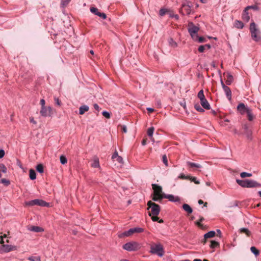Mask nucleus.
Masks as SVG:
<instances>
[{
  "instance_id": "e2e57ef3",
  "label": "nucleus",
  "mask_w": 261,
  "mask_h": 261,
  "mask_svg": "<svg viewBox=\"0 0 261 261\" xmlns=\"http://www.w3.org/2000/svg\"><path fill=\"white\" fill-rule=\"evenodd\" d=\"M170 17L175 18L176 20L179 19V16L177 14H170Z\"/></svg>"
},
{
  "instance_id": "72a5a7b5",
  "label": "nucleus",
  "mask_w": 261,
  "mask_h": 261,
  "mask_svg": "<svg viewBox=\"0 0 261 261\" xmlns=\"http://www.w3.org/2000/svg\"><path fill=\"white\" fill-rule=\"evenodd\" d=\"M169 11L164 8H162L159 11V15L161 16H164Z\"/></svg>"
},
{
  "instance_id": "5fc2aeb1",
  "label": "nucleus",
  "mask_w": 261,
  "mask_h": 261,
  "mask_svg": "<svg viewBox=\"0 0 261 261\" xmlns=\"http://www.w3.org/2000/svg\"><path fill=\"white\" fill-rule=\"evenodd\" d=\"M119 155H118V152L117 151H115V152L114 153V154H113L112 155V159L114 160V161H115V159L117 158V157H118Z\"/></svg>"
},
{
  "instance_id": "052dcab7",
  "label": "nucleus",
  "mask_w": 261,
  "mask_h": 261,
  "mask_svg": "<svg viewBox=\"0 0 261 261\" xmlns=\"http://www.w3.org/2000/svg\"><path fill=\"white\" fill-rule=\"evenodd\" d=\"M198 203H199V204H202L204 203V206H207V202H206L204 203V202L203 201V200H201V199L199 200H198Z\"/></svg>"
},
{
  "instance_id": "a18cd8bd",
  "label": "nucleus",
  "mask_w": 261,
  "mask_h": 261,
  "mask_svg": "<svg viewBox=\"0 0 261 261\" xmlns=\"http://www.w3.org/2000/svg\"><path fill=\"white\" fill-rule=\"evenodd\" d=\"M197 40H198V41L199 43H203V42H205L206 41V38H205L203 37H198V36Z\"/></svg>"
},
{
  "instance_id": "bb28decb",
  "label": "nucleus",
  "mask_w": 261,
  "mask_h": 261,
  "mask_svg": "<svg viewBox=\"0 0 261 261\" xmlns=\"http://www.w3.org/2000/svg\"><path fill=\"white\" fill-rule=\"evenodd\" d=\"M187 164L188 166L191 168L195 167L197 168H200L201 167V166L200 164L192 163L190 162H188Z\"/></svg>"
},
{
  "instance_id": "f704fd0d",
  "label": "nucleus",
  "mask_w": 261,
  "mask_h": 261,
  "mask_svg": "<svg viewBox=\"0 0 261 261\" xmlns=\"http://www.w3.org/2000/svg\"><path fill=\"white\" fill-rule=\"evenodd\" d=\"M60 162H61V164L63 165L66 164L67 162V160L66 158L65 157V156H64V155H61V156L60 158Z\"/></svg>"
},
{
  "instance_id": "393cba45",
  "label": "nucleus",
  "mask_w": 261,
  "mask_h": 261,
  "mask_svg": "<svg viewBox=\"0 0 261 261\" xmlns=\"http://www.w3.org/2000/svg\"><path fill=\"white\" fill-rule=\"evenodd\" d=\"M249 121H252L254 118V116L252 112V110L250 109L246 113Z\"/></svg>"
},
{
  "instance_id": "7ed1b4c3",
  "label": "nucleus",
  "mask_w": 261,
  "mask_h": 261,
  "mask_svg": "<svg viewBox=\"0 0 261 261\" xmlns=\"http://www.w3.org/2000/svg\"><path fill=\"white\" fill-rule=\"evenodd\" d=\"M237 182L241 187L244 188H253L261 186V185L252 180L237 179Z\"/></svg>"
},
{
  "instance_id": "f8f14e48",
  "label": "nucleus",
  "mask_w": 261,
  "mask_h": 261,
  "mask_svg": "<svg viewBox=\"0 0 261 261\" xmlns=\"http://www.w3.org/2000/svg\"><path fill=\"white\" fill-rule=\"evenodd\" d=\"M237 109L242 115H243L246 113L250 108L246 106L244 103H241L238 106Z\"/></svg>"
},
{
  "instance_id": "39448f33",
  "label": "nucleus",
  "mask_w": 261,
  "mask_h": 261,
  "mask_svg": "<svg viewBox=\"0 0 261 261\" xmlns=\"http://www.w3.org/2000/svg\"><path fill=\"white\" fill-rule=\"evenodd\" d=\"M249 29L253 39L255 41L260 40L261 38L260 31L257 28L256 24L254 22L250 23Z\"/></svg>"
},
{
  "instance_id": "0e129e2a",
  "label": "nucleus",
  "mask_w": 261,
  "mask_h": 261,
  "mask_svg": "<svg viewBox=\"0 0 261 261\" xmlns=\"http://www.w3.org/2000/svg\"><path fill=\"white\" fill-rule=\"evenodd\" d=\"M121 128H122V131L124 132V133H126L127 132V128H126V126H124V125H123L121 126Z\"/></svg>"
},
{
  "instance_id": "f3484780",
  "label": "nucleus",
  "mask_w": 261,
  "mask_h": 261,
  "mask_svg": "<svg viewBox=\"0 0 261 261\" xmlns=\"http://www.w3.org/2000/svg\"><path fill=\"white\" fill-rule=\"evenodd\" d=\"M164 198L168 199L170 201L179 202L180 199L177 196H174L173 195H165Z\"/></svg>"
},
{
  "instance_id": "a19ab883",
  "label": "nucleus",
  "mask_w": 261,
  "mask_h": 261,
  "mask_svg": "<svg viewBox=\"0 0 261 261\" xmlns=\"http://www.w3.org/2000/svg\"><path fill=\"white\" fill-rule=\"evenodd\" d=\"M219 245V243L215 241H212L210 245V247L212 248H214L217 247Z\"/></svg>"
},
{
  "instance_id": "f03ea898",
  "label": "nucleus",
  "mask_w": 261,
  "mask_h": 261,
  "mask_svg": "<svg viewBox=\"0 0 261 261\" xmlns=\"http://www.w3.org/2000/svg\"><path fill=\"white\" fill-rule=\"evenodd\" d=\"M153 190V196L152 200L154 201H160L164 198L165 194L162 192V188L158 185L152 184Z\"/></svg>"
},
{
  "instance_id": "20e7f679",
  "label": "nucleus",
  "mask_w": 261,
  "mask_h": 261,
  "mask_svg": "<svg viewBox=\"0 0 261 261\" xmlns=\"http://www.w3.org/2000/svg\"><path fill=\"white\" fill-rule=\"evenodd\" d=\"M144 231V229L141 227H134L130 228L127 231L118 233V237L120 238L128 237L134 233H140Z\"/></svg>"
},
{
  "instance_id": "4c0bfd02",
  "label": "nucleus",
  "mask_w": 261,
  "mask_h": 261,
  "mask_svg": "<svg viewBox=\"0 0 261 261\" xmlns=\"http://www.w3.org/2000/svg\"><path fill=\"white\" fill-rule=\"evenodd\" d=\"M189 179L194 182L195 184H199L200 182L197 180L196 177L189 176Z\"/></svg>"
},
{
  "instance_id": "bf43d9fd",
  "label": "nucleus",
  "mask_w": 261,
  "mask_h": 261,
  "mask_svg": "<svg viewBox=\"0 0 261 261\" xmlns=\"http://www.w3.org/2000/svg\"><path fill=\"white\" fill-rule=\"evenodd\" d=\"M115 161H117L119 163H122V157H121L120 156H118V157H117L116 159H115Z\"/></svg>"
},
{
  "instance_id": "6e6d98bb",
  "label": "nucleus",
  "mask_w": 261,
  "mask_h": 261,
  "mask_svg": "<svg viewBox=\"0 0 261 261\" xmlns=\"http://www.w3.org/2000/svg\"><path fill=\"white\" fill-rule=\"evenodd\" d=\"M93 107L95 109V110H96L97 112H99L100 111V110L99 107L96 103H94L93 105Z\"/></svg>"
},
{
  "instance_id": "864d4df0",
  "label": "nucleus",
  "mask_w": 261,
  "mask_h": 261,
  "mask_svg": "<svg viewBox=\"0 0 261 261\" xmlns=\"http://www.w3.org/2000/svg\"><path fill=\"white\" fill-rule=\"evenodd\" d=\"M203 220V218H201L200 219V221H197L196 222V225L198 226H199V227L201 228H203V226H202V224H200V222L202 221Z\"/></svg>"
},
{
  "instance_id": "79ce46f5",
  "label": "nucleus",
  "mask_w": 261,
  "mask_h": 261,
  "mask_svg": "<svg viewBox=\"0 0 261 261\" xmlns=\"http://www.w3.org/2000/svg\"><path fill=\"white\" fill-rule=\"evenodd\" d=\"M0 170H1L4 173L7 172V169L4 164H0Z\"/></svg>"
},
{
  "instance_id": "4be33fe9",
  "label": "nucleus",
  "mask_w": 261,
  "mask_h": 261,
  "mask_svg": "<svg viewBox=\"0 0 261 261\" xmlns=\"http://www.w3.org/2000/svg\"><path fill=\"white\" fill-rule=\"evenodd\" d=\"M89 110V107L86 105L81 106L79 109V113L80 115L84 114L86 112Z\"/></svg>"
},
{
  "instance_id": "49530a36",
  "label": "nucleus",
  "mask_w": 261,
  "mask_h": 261,
  "mask_svg": "<svg viewBox=\"0 0 261 261\" xmlns=\"http://www.w3.org/2000/svg\"><path fill=\"white\" fill-rule=\"evenodd\" d=\"M162 161H163V162L164 163V164L166 166H168V159H167V157L166 155H164L163 156Z\"/></svg>"
},
{
  "instance_id": "774afa93",
  "label": "nucleus",
  "mask_w": 261,
  "mask_h": 261,
  "mask_svg": "<svg viewBox=\"0 0 261 261\" xmlns=\"http://www.w3.org/2000/svg\"><path fill=\"white\" fill-rule=\"evenodd\" d=\"M62 1L63 3V4L65 5L66 4H68L70 0H62Z\"/></svg>"
},
{
  "instance_id": "c03bdc74",
  "label": "nucleus",
  "mask_w": 261,
  "mask_h": 261,
  "mask_svg": "<svg viewBox=\"0 0 261 261\" xmlns=\"http://www.w3.org/2000/svg\"><path fill=\"white\" fill-rule=\"evenodd\" d=\"M29 259L31 261H41L40 257L38 256H31L29 258Z\"/></svg>"
},
{
  "instance_id": "9b49d317",
  "label": "nucleus",
  "mask_w": 261,
  "mask_h": 261,
  "mask_svg": "<svg viewBox=\"0 0 261 261\" xmlns=\"http://www.w3.org/2000/svg\"><path fill=\"white\" fill-rule=\"evenodd\" d=\"M190 2L188 1H186V2L182 3V6H181V10H180V12L182 15H184L183 12H182L184 10L186 14L187 15H189L191 13V6L190 5Z\"/></svg>"
},
{
  "instance_id": "473e14b6",
  "label": "nucleus",
  "mask_w": 261,
  "mask_h": 261,
  "mask_svg": "<svg viewBox=\"0 0 261 261\" xmlns=\"http://www.w3.org/2000/svg\"><path fill=\"white\" fill-rule=\"evenodd\" d=\"M36 170L39 172V173H43V166L40 164H38L37 166H36Z\"/></svg>"
},
{
  "instance_id": "58836bf2",
  "label": "nucleus",
  "mask_w": 261,
  "mask_h": 261,
  "mask_svg": "<svg viewBox=\"0 0 261 261\" xmlns=\"http://www.w3.org/2000/svg\"><path fill=\"white\" fill-rule=\"evenodd\" d=\"M240 176L242 178H245L246 177H251L252 174L251 173L243 172L240 174Z\"/></svg>"
},
{
  "instance_id": "2f4dec72",
  "label": "nucleus",
  "mask_w": 261,
  "mask_h": 261,
  "mask_svg": "<svg viewBox=\"0 0 261 261\" xmlns=\"http://www.w3.org/2000/svg\"><path fill=\"white\" fill-rule=\"evenodd\" d=\"M250 250L256 256L259 255V251L254 246L250 248Z\"/></svg>"
},
{
  "instance_id": "aec40b11",
  "label": "nucleus",
  "mask_w": 261,
  "mask_h": 261,
  "mask_svg": "<svg viewBox=\"0 0 261 261\" xmlns=\"http://www.w3.org/2000/svg\"><path fill=\"white\" fill-rule=\"evenodd\" d=\"M154 130V127H150L148 128L147 130V135L150 138L151 141H152L153 142H154V138H153L152 135H153Z\"/></svg>"
},
{
  "instance_id": "c9c22d12",
  "label": "nucleus",
  "mask_w": 261,
  "mask_h": 261,
  "mask_svg": "<svg viewBox=\"0 0 261 261\" xmlns=\"http://www.w3.org/2000/svg\"><path fill=\"white\" fill-rule=\"evenodd\" d=\"M197 96L199 98V99H200V100H201V99H203L205 98V96H204V93H203V91L202 90H200L198 92Z\"/></svg>"
},
{
  "instance_id": "3c124183",
  "label": "nucleus",
  "mask_w": 261,
  "mask_h": 261,
  "mask_svg": "<svg viewBox=\"0 0 261 261\" xmlns=\"http://www.w3.org/2000/svg\"><path fill=\"white\" fill-rule=\"evenodd\" d=\"M54 100L55 101L56 104L58 105V106H61V101L59 100V99L57 97H55Z\"/></svg>"
},
{
  "instance_id": "09e8293b",
  "label": "nucleus",
  "mask_w": 261,
  "mask_h": 261,
  "mask_svg": "<svg viewBox=\"0 0 261 261\" xmlns=\"http://www.w3.org/2000/svg\"><path fill=\"white\" fill-rule=\"evenodd\" d=\"M178 178L182 179H189V176H186L183 173L180 174V175L178 177Z\"/></svg>"
},
{
  "instance_id": "a211bd4d",
  "label": "nucleus",
  "mask_w": 261,
  "mask_h": 261,
  "mask_svg": "<svg viewBox=\"0 0 261 261\" xmlns=\"http://www.w3.org/2000/svg\"><path fill=\"white\" fill-rule=\"evenodd\" d=\"M149 216L151 217V219L153 221H158L159 223L163 222V220L162 219H159V218L158 216L159 213H148Z\"/></svg>"
},
{
  "instance_id": "de8ad7c7",
  "label": "nucleus",
  "mask_w": 261,
  "mask_h": 261,
  "mask_svg": "<svg viewBox=\"0 0 261 261\" xmlns=\"http://www.w3.org/2000/svg\"><path fill=\"white\" fill-rule=\"evenodd\" d=\"M102 115L107 118V119H109L110 118V117H111V115H110V114L108 112H107V111H103L102 113Z\"/></svg>"
},
{
  "instance_id": "6ab92c4d",
  "label": "nucleus",
  "mask_w": 261,
  "mask_h": 261,
  "mask_svg": "<svg viewBox=\"0 0 261 261\" xmlns=\"http://www.w3.org/2000/svg\"><path fill=\"white\" fill-rule=\"evenodd\" d=\"M200 104L202 107L206 110H210L211 109L210 105L207 100L204 98L200 100Z\"/></svg>"
},
{
  "instance_id": "412c9836",
  "label": "nucleus",
  "mask_w": 261,
  "mask_h": 261,
  "mask_svg": "<svg viewBox=\"0 0 261 261\" xmlns=\"http://www.w3.org/2000/svg\"><path fill=\"white\" fill-rule=\"evenodd\" d=\"M211 47V46L210 44H205L204 45H200L198 47V51L200 53H203L205 50H208L210 49Z\"/></svg>"
},
{
  "instance_id": "37998d69",
  "label": "nucleus",
  "mask_w": 261,
  "mask_h": 261,
  "mask_svg": "<svg viewBox=\"0 0 261 261\" xmlns=\"http://www.w3.org/2000/svg\"><path fill=\"white\" fill-rule=\"evenodd\" d=\"M194 108L198 112H204V110L198 104L195 105Z\"/></svg>"
},
{
  "instance_id": "f257e3e1",
  "label": "nucleus",
  "mask_w": 261,
  "mask_h": 261,
  "mask_svg": "<svg viewBox=\"0 0 261 261\" xmlns=\"http://www.w3.org/2000/svg\"><path fill=\"white\" fill-rule=\"evenodd\" d=\"M149 252L151 254H156L159 257H163L165 254L163 246L160 243L151 244Z\"/></svg>"
},
{
  "instance_id": "b1692460",
  "label": "nucleus",
  "mask_w": 261,
  "mask_h": 261,
  "mask_svg": "<svg viewBox=\"0 0 261 261\" xmlns=\"http://www.w3.org/2000/svg\"><path fill=\"white\" fill-rule=\"evenodd\" d=\"M224 91L225 92V94L229 100L231 99V91L230 89L228 87H224L223 89Z\"/></svg>"
},
{
  "instance_id": "2eb2a0df",
  "label": "nucleus",
  "mask_w": 261,
  "mask_h": 261,
  "mask_svg": "<svg viewBox=\"0 0 261 261\" xmlns=\"http://www.w3.org/2000/svg\"><path fill=\"white\" fill-rule=\"evenodd\" d=\"M216 234V232L215 231L212 230L210 231H208L206 233L204 234V238L203 240L202 241V242L205 244L206 242V240L207 239L212 238L215 237Z\"/></svg>"
},
{
  "instance_id": "e433bc0d",
  "label": "nucleus",
  "mask_w": 261,
  "mask_h": 261,
  "mask_svg": "<svg viewBox=\"0 0 261 261\" xmlns=\"http://www.w3.org/2000/svg\"><path fill=\"white\" fill-rule=\"evenodd\" d=\"M169 44L173 47H175L177 46V43L176 42H175L173 39L172 38H170L169 40Z\"/></svg>"
},
{
  "instance_id": "ddd939ff",
  "label": "nucleus",
  "mask_w": 261,
  "mask_h": 261,
  "mask_svg": "<svg viewBox=\"0 0 261 261\" xmlns=\"http://www.w3.org/2000/svg\"><path fill=\"white\" fill-rule=\"evenodd\" d=\"M17 250L16 246L10 245H3L2 246V250L4 252H9L11 251H15Z\"/></svg>"
},
{
  "instance_id": "4468645a",
  "label": "nucleus",
  "mask_w": 261,
  "mask_h": 261,
  "mask_svg": "<svg viewBox=\"0 0 261 261\" xmlns=\"http://www.w3.org/2000/svg\"><path fill=\"white\" fill-rule=\"evenodd\" d=\"M251 8H253L252 6H248L247 7L245 10L243 11L242 13V19L244 21L248 22L250 19V16H249L248 10Z\"/></svg>"
},
{
  "instance_id": "c756f323",
  "label": "nucleus",
  "mask_w": 261,
  "mask_h": 261,
  "mask_svg": "<svg viewBox=\"0 0 261 261\" xmlns=\"http://www.w3.org/2000/svg\"><path fill=\"white\" fill-rule=\"evenodd\" d=\"M239 231L241 233H245L248 237L250 236L251 234L250 231L247 228H241L240 229Z\"/></svg>"
},
{
  "instance_id": "69168bd1",
  "label": "nucleus",
  "mask_w": 261,
  "mask_h": 261,
  "mask_svg": "<svg viewBox=\"0 0 261 261\" xmlns=\"http://www.w3.org/2000/svg\"><path fill=\"white\" fill-rule=\"evenodd\" d=\"M30 121L31 123H33L34 124H36V121L34 120L33 117L30 118Z\"/></svg>"
},
{
  "instance_id": "1a4fd4ad",
  "label": "nucleus",
  "mask_w": 261,
  "mask_h": 261,
  "mask_svg": "<svg viewBox=\"0 0 261 261\" xmlns=\"http://www.w3.org/2000/svg\"><path fill=\"white\" fill-rule=\"evenodd\" d=\"M40 113L43 117H50L53 114V110L50 107L41 108Z\"/></svg>"
},
{
  "instance_id": "6e6552de",
  "label": "nucleus",
  "mask_w": 261,
  "mask_h": 261,
  "mask_svg": "<svg viewBox=\"0 0 261 261\" xmlns=\"http://www.w3.org/2000/svg\"><path fill=\"white\" fill-rule=\"evenodd\" d=\"M27 204L29 206L38 205V206H44V207L50 206V204L49 203L46 202V201H45L42 199H36L29 201L27 202Z\"/></svg>"
},
{
  "instance_id": "a878e982",
  "label": "nucleus",
  "mask_w": 261,
  "mask_h": 261,
  "mask_svg": "<svg viewBox=\"0 0 261 261\" xmlns=\"http://www.w3.org/2000/svg\"><path fill=\"white\" fill-rule=\"evenodd\" d=\"M234 25L238 29H242L244 27L243 23L239 20H235Z\"/></svg>"
},
{
  "instance_id": "dca6fc26",
  "label": "nucleus",
  "mask_w": 261,
  "mask_h": 261,
  "mask_svg": "<svg viewBox=\"0 0 261 261\" xmlns=\"http://www.w3.org/2000/svg\"><path fill=\"white\" fill-rule=\"evenodd\" d=\"M28 229L30 231H34L36 232H43L44 231L43 228H42L41 227L37 226H30Z\"/></svg>"
},
{
  "instance_id": "0eeeda50",
  "label": "nucleus",
  "mask_w": 261,
  "mask_h": 261,
  "mask_svg": "<svg viewBox=\"0 0 261 261\" xmlns=\"http://www.w3.org/2000/svg\"><path fill=\"white\" fill-rule=\"evenodd\" d=\"M188 29L192 39L194 40H197L198 38L197 33L199 28L195 25L193 22H189L188 25Z\"/></svg>"
},
{
  "instance_id": "ea45409f",
  "label": "nucleus",
  "mask_w": 261,
  "mask_h": 261,
  "mask_svg": "<svg viewBox=\"0 0 261 261\" xmlns=\"http://www.w3.org/2000/svg\"><path fill=\"white\" fill-rule=\"evenodd\" d=\"M1 183L4 184L6 186H8L10 184V181L8 179H7L6 178H2L1 180Z\"/></svg>"
},
{
  "instance_id": "603ef678",
  "label": "nucleus",
  "mask_w": 261,
  "mask_h": 261,
  "mask_svg": "<svg viewBox=\"0 0 261 261\" xmlns=\"http://www.w3.org/2000/svg\"><path fill=\"white\" fill-rule=\"evenodd\" d=\"M90 10L92 13H94L95 15H96V13H97V12H99L98 11V9L96 8L91 7Z\"/></svg>"
},
{
  "instance_id": "9d476101",
  "label": "nucleus",
  "mask_w": 261,
  "mask_h": 261,
  "mask_svg": "<svg viewBox=\"0 0 261 261\" xmlns=\"http://www.w3.org/2000/svg\"><path fill=\"white\" fill-rule=\"evenodd\" d=\"M147 205V209L148 210L151 209L150 212H159L160 211V206L151 201L148 202Z\"/></svg>"
},
{
  "instance_id": "423d86ee",
  "label": "nucleus",
  "mask_w": 261,
  "mask_h": 261,
  "mask_svg": "<svg viewBox=\"0 0 261 261\" xmlns=\"http://www.w3.org/2000/svg\"><path fill=\"white\" fill-rule=\"evenodd\" d=\"M122 248L128 251H134L140 249L141 245L137 242L132 241L124 244Z\"/></svg>"
},
{
  "instance_id": "680f3d73",
  "label": "nucleus",
  "mask_w": 261,
  "mask_h": 261,
  "mask_svg": "<svg viewBox=\"0 0 261 261\" xmlns=\"http://www.w3.org/2000/svg\"><path fill=\"white\" fill-rule=\"evenodd\" d=\"M147 139L146 138H144L143 140L142 141V145H145L147 143Z\"/></svg>"
},
{
  "instance_id": "7c9ffc66",
  "label": "nucleus",
  "mask_w": 261,
  "mask_h": 261,
  "mask_svg": "<svg viewBox=\"0 0 261 261\" xmlns=\"http://www.w3.org/2000/svg\"><path fill=\"white\" fill-rule=\"evenodd\" d=\"M227 80H226V84L227 85H230L233 81V76L229 73H227Z\"/></svg>"
},
{
  "instance_id": "4d7b16f0",
  "label": "nucleus",
  "mask_w": 261,
  "mask_h": 261,
  "mask_svg": "<svg viewBox=\"0 0 261 261\" xmlns=\"http://www.w3.org/2000/svg\"><path fill=\"white\" fill-rule=\"evenodd\" d=\"M40 105L41 106V108H43V107H46L45 106V100L43 99H42L40 100Z\"/></svg>"
},
{
  "instance_id": "13d9d810",
  "label": "nucleus",
  "mask_w": 261,
  "mask_h": 261,
  "mask_svg": "<svg viewBox=\"0 0 261 261\" xmlns=\"http://www.w3.org/2000/svg\"><path fill=\"white\" fill-rule=\"evenodd\" d=\"M5 151L3 149L0 150V159L3 158L5 155Z\"/></svg>"
},
{
  "instance_id": "c85d7f7f",
  "label": "nucleus",
  "mask_w": 261,
  "mask_h": 261,
  "mask_svg": "<svg viewBox=\"0 0 261 261\" xmlns=\"http://www.w3.org/2000/svg\"><path fill=\"white\" fill-rule=\"evenodd\" d=\"M29 176L31 179L34 180L36 179V175L35 171L33 169H30L29 171Z\"/></svg>"
},
{
  "instance_id": "cd10ccee",
  "label": "nucleus",
  "mask_w": 261,
  "mask_h": 261,
  "mask_svg": "<svg viewBox=\"0 0 261 261\" xmlns=\"http://www.w3.org/2000/svg\"><path fill=\"white\" fill-rule=\"evenodd\" d=\"M183 210L186 212H192V209L188 204H184L182 205Z\"/></svg>"
},
{
  "instance_id": "5701e85b",
  "label": "nucleus",
  "mask_w": 261,
  "mask_h": 261,
  "mask_svg": "<svg viewBox=\"0 0 261 261\" xmlns=\"http://www.w3.org/2000/svg\"><path fill=\"white\" fill-rule=\"evenodd\" d=\"M91 166L93 168H98L99 167V159L98 158L95 157L94 158Z\"/></svg>"
},
{
  "instance_id": "8fccbe9b",
  "label": "nucleus",
  "mask_w": 261,
  "mask_h": 261,
  "mask_svg": "<svg viewBox=\"0 0 261 261\" xmlns=\"http://www.w3.org/2000/svg\"><path fill=\"white\" fill-rule=\"evenodd\" d=\"M96 15L102 17L103 19H105L106 18V15L103 13L97 12V13H96Z\"/></svg>"
},
{
  "instance_id": "338daca9",
  "label": "nucleus",
  "mask_w": 261,
  "mask_h": 261,
  "mask_svg": "<svg viewBox=\"0 0 261 261\" xmlns=\"http://www.w3.org/2000/svg\"><path fill=\"white\" fill-rule=\"evenodd\" d=\"M147 110L149 113H152L154 112V109L151 108H147Z\"/></svg>"
}]
</instances>
